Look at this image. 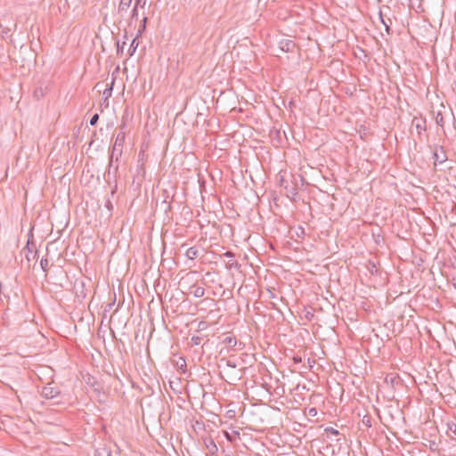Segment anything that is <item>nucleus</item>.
<instances>
[{
	"label": "nucleus",
	"mask_w": 456,
	"mask_h": 456,
	"mask_svg": "<svg viewBox=\"0 0 456 456\" xmlns=\"http://www.w3.org/2000/svg\"><path fill=\"white\" fill-rule=\"evenodd\" d=\"M452 118L454 120L453 113L452 111H444L443 112L441 110H438L435 117L436 125L439 126L443 129L444 134H445L444 123H445V118Z\"/></svg>",
	"instance_id": "obj_1"
},
{
	"label": "nucleus",
	"mask_w": 456,
	"mask_h": 456,
	"mask_svg": "<svg viewBox=\"0 0 456 456\" xmlns=\"http://www.w3.org/2000/svg\"><path fill=\"white\" fill-rule=\"evenodd\" d=\"M60 395V390L57 387L46 386L43 387L41 395L46 399H53Z\"/></svg>",
	"instance_id": "obj_2"
},
{
	"label": "nucleus",
	"mask_w": 456,
	"mask_h": 456,
	"mask_svg": "<svg viewBox=\"0 0 456 456\" xmlns=\"http://www.w3.org/2000/svg\"><path fill=\"white\" fill-rule=\"evenodd\" d=\"M434 163L436 165L437 163L442 164L447 159V156L445 151L442 147H436L433 153Z\"/></svg>",
	"instance_id": "obj_3"
},
{
	"label": "nucleus",
	"mask_w": 456,
	"mask_h": 456,
	"mask_svg": "<svg viewBox=\"0 0 456 456\" xmlns=\"http://www.w3.org/2000/svg\"><path fill=\"white\" fill-rule=\"evenodd\" d=\"M204 444H205V446L208 449L209 453L215 454V453L217 452L218 448H217L216 443L214 442V440L212 438H210V437L205 438L204 439Z\"/></svg>",
	"instance_id": "obj_4"
},
{
	"label": "nucleus",
	"mask_w": 456,
	"mask_h": 456,
	"mask_svg": "<svg viewBox=\"0 0 456 456\" xmlns=\"http://www.w3.org/2000/svg\"><path fill=\"white\" fill-rule=\"evenodd\" d=\"M185 256L189 260H194L199 256V248L191 247L186 249Z\"/></svg>",
	"instance_id": "obj_5"
},
{
	"label": "nucleus",
	"mask_w": 456,
	"mask_h": 456,
	"mask_svg": "<svg viewBox=\"0 0 456 456\" xmlns=\"http://www.w3.org/2000/svg\"><path fill=\"white\" fill-rule=\"evenodd\" d=\"M191 293L195 297H202L204 295H205V289L203 287H200V286H197V285H193L191 288Z\"/></svg>",
	"instance_id": "obj_6"
},
{
	"label": "nucleus",
	"mask_w": 456,
	"mask_h": 456,
	"mask_svg": "<svg viewBox=\"0 0 456 456\" xmlns=\"http://www.w3.org/2000/svg\"><path fill=\"white\" fill-rule=\"evenodd\" d=\"M223 344L226 345L229 347H234L237 344V340L234 337L232 336H226L223 339Z\"/></svg>",
	"instance_id": "obj_7"
},
{
	"label": "nucleus",
	"mask_w": 456,
	"mask_h": 456,
	"mask_svg": "<svg viewBox=\"0 0 456 456\" xmlns=\"http://www.w3.org/2000/svg\"><path fill=\"white\" fill-rule=\"evenodd\" d=\"M295 47V43L292 41H286L281 43V49L285 52H289Z\"/></svg>",
	"instance_id": "obj_8"
},
{
	"label": "nucleus",
	"mask_w": 456,
	"mask_h": 456,
	"mask_svg": "<svg viewBox=\"0 0 456 456\" xmlns=\"http://www.w3.org/2000/svg\"><path fill=\"white\" fill-rule=\"evenodd\" d=\"M131 2L132 0H120L118 12H126L129 8Z\"/></svg>",
	"instance_id": "obj_9"
},
{
	"label": "nucleus",
	"mask_w": 456,
	"mask_h": 456,
	"mask_svg": "<svg viewBox=\"0 0 456 456\" xmlns=\"http://www.w3.org/2000/svg\"><path fill=\"white\" fill-rule=\"evenodd\" d=\"M224 436H225V438H226L228 441L232 442H232H234V440H235V437H236V436H240L239 431H233V433H232V434H230V433H229V432H227V431H224Z\"/></svg>",
	"instance_id": "obj_10"
},
{
	"label": "nucleus",
	"mask_w": 456,
	"mask_h": 456,
	"mask_svg": "<svg viewBox=\"0 0 456 456\" xmlns=\"http://www.w3.org/2000/svg\"><path fill=\"white\" fill-rule=\"evenodd\" d=\"M42 270L45 273L48 270L49 261L46 258H42L40 261Z\"/></svg>",
	"instance_id": "obj_11"
},
{
	"label": "nucleus",
	"mask_w": 456,
	"mask_h": 456,
	"mask_svg": "<svg viewBox=\"0 0 456 456\" xmlns=\"http://www.w3.org/2000/svg\"><path fill=\"white\" fill-rule=\"evenodd\" d=\"M137 46H138V43H136V39L134 38V39L132 40L131 45H130V48H129L130 55L134 54V53L135 52Z\"/></svg>",
	"instance_id": "obj_12"
},
{
	"label": "nucleus",
	"mask_w": 456,
	"mask_h": 456,
	"mask_svg": "<svg viewBox=\"0 0 456 456\" xmlns=\"http://www.w3.org/2000/svg\"><path fill=\"white\" fill-rule=\"evenodd\" d=\"M123 140H124V134H118V136H117L116 142H115L114 151L116 150V147L118 145H121L122 144Z\"/></svg>",
	"instance_id": "obj_13"
},
{
	"label": "nucleus",
	"mask_w": 456,
	"mask_h": 456,
	"mask_svg": "<svg viewBox=\"0 0 456 456\" xmlns=\"http://www.w3.org/2000/svg\"><path fill=\"white\" fill-rule=\"evenodd\" d=\"M98 119H99L98 114L93 115L89 121L90 125L94 126L97 123Z\"/></svg>",
	"instance_id": "obj_14"
},
{
	"label": "nucleus",
	"mask_w": 456,
	"mask_h": 456,
	"mask_svg": "<svg viewBox=\"0 0 456 456\" xmlns=\"http://www.w3.org/2000/svg\"><path fill=\"white\" fill-rule=\"evenodd\" d=\"M111 92H112V85L103 91V95L105 97H110L111 95Z\"/></svg>",
	"instance_id": "obj_15"
},
{
	"label": "nucleus",
	"mask_w": 456,
	"mask_h": 456,
	"mask_svg": "<svg viewBox=\"0 0 456 456\" xmlns=\"http://www.w3.org/2000/svg\"><path fill=\"white\" fill-rule=\"evenodd\" d=\"M380 19H381V21L382 23L384 24V26L386 27V30L388 32L389 30V25L387 24V22H386L383 18H382V14L380 13Z\"/></svg>",
	"instance_id": "obj_16"
},
{
	"label": "nucleus",
	"mask_w": 456,
	"mask_h": 456,
	"mask_svg": "<svg viewBox=\"0 0 456 456\" xmlns=\"http://www.w3.org/2000/svg\"><path fill=\"white\" fill-rule=\"evenodd\" d=\"M309 413L313 416L316 414V410L314 408L310 409Z\"/></svg>",
	"instance_id": "obj_17"
},
{
	"label": "nucleus",
	"mask_w": 456,
	"mask_h": 456,
	"mask_svg": "<svg viewBox=\"0 0 456 456\" xmlns=\"http://www.w3.org/2000/svg\"><path fill=\"white\" fill-rule=\"evenodd\" d=\"M227 365H228L229 367H232V368H235V367H236L235 363H232V362H231L230 361H229V362H227Z\"/></svg>",
	"instance_id": "obj_18"
},
{
	"label": "nucleus",
	"mask_w": 456,
	"mask_h": 456,
	"mask_svg": "<svg viewBox=\"0 0 456 456\" xmlns=\"http://www.w3.org/2000/svg\"><path fill=\"white\" fill-rule=\"evenodd\" d=\"M226 256H232V253L230 252V251H227L225 254H224Z\"/></svg>",
	"instance_id": "obj_19"
},
{
	"label": "nucleus",
	"mask_w": 456,
	"mask_h": 456,
	"mask_svg": "<svg viewBox=\"0 0 456 456\" xmlns=\"http://www.w3.org/2000/svg\"><path fill=\"white\" fill-rule=\"evenodd\" d=\"M331 433L338 434V432L337 430L332 429Z\"/></svg>",
	"instance_id": "obj_20"
},
{
	"label": "nucleus",
	"mask_w": 456,
	"mask_h": 456,
	"mask_svg": "<svg viewBox=\"0 0 456 456\" xmlns=\"http://www.w3.org/2000/svg\"><path fill=\"white\" fill-rule=\"evenodd\" d=\"M416 127H417L418 129H420V128H421L420 125H419V124H417V125H416Z\"/></svg>",
	"instance_id": "obj_21"
},
{
	"label": "nucleus",
	"mask_w": 456,
	"mask_h": 456,
	"mask_svg": "<svg viewBox=\"0 0 456 456\" xmlns=\"http://www.w3.org/2000/svg\"><path fill=\"white\" fill-rule=\"evenodd\" d=\"M181 361H183V365L185 366V361L183 360V358H181Z\"/></svg>",
	"instance_id": "obj_22"
},
{
	"label": "nucleus",
	"mask_w": 456,
	"mask_h": 456,
	"mask_svg": "<svg viewBox=\"0 0 456 456\" xmlns=\"http://www.w3.org/2000/svg\"><path fill=\"white\" fill-rule=\"evenodd\" d=\"M181 361H183V365L185 366V361L183 360V358H181Z\"/></svg>",
	"instance_id": "obj_23"
},
{
	"label": "nucleus",
	"mask_w": 456,
	"mask_h": 456,
	"mask_svg": "<svg viewBox=\"0 0 456 456\" xmlns=\"http://www.w3.org/2000/svg\"><path fill=\"white\" fill-rule=\"evenodd\" d=\"M29 258H31V256L27 255V259L29 260Z\"/></svg>",
	"instance_id": "obj_24"
},
{
	"label": "nucleus",
	"mask_w": 456,
	"mask_h": 456,
	"mask_svg": "<svg viewBox=\"0 0 456 456\" xmlns=\"http://www.w3.org/2000/svg\"><path fill=\"white\" fill-rule=\"evenodd\" d=\"M29 258H31V256L27 255V259L29 260Z\"/></svg>",
	"instance_id": "obj_25"
},
{
	"label": "nucleus",
	"mask_w": 456,
	"mask_h": 456,
	"mask_svg": "<svg viewBox=\"0 0 456 456\" xmlns=\"http://www.w3.org/2000/svg\"><path fill=\"white\" fill-rule=\"evenodd\" d=\"M296 362H301V359H295Z\"/></svg>",
	"instance_id": "obj_26"
},
{
	"label": "nucleus",
	"mask_w": 456,
	"mask_h": 456,
	"mask_svg": "<svg viewBox=\"0 0 456 456\" xmlns=\"http://www.w3.org/2000/svg\"><path fill=\"white\" fill-rule=\"evenodd\" d=\"M296 362H301V359H295Z\"/></svg>",
	"instance_id": "obj_27"
},
{
	"label": "nucleus",
	"mask_w": 456,
	"mask_h": 456,
	"mask_svg": "<svg viewBox=\"0 0 456 456\" xmlns=\"http://www.w3.org/2000/svg\"><path fill=\"white\" fill-rule=\"evenodd\" d=\"M140 1H141V0H137V1H136V4H138L140 3Z\"/></svg>",
	"instance_id": "obj_28"
}]
</instances>
